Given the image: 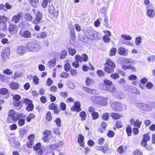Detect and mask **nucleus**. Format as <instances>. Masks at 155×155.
Here are the masks:
<instances>
[{
  "label": "nucleus",
  "mask_w": 155,
  "mask_h": 155,
  "mask_svg": "<svg viewBox=\"0 0 155 155\" xmlns=\"http://www.w3.org/2000/svg\"><path fill=\"white\" fill-rule=\"evenodd\" d=\"M26 51L25 48L24 47L20 46L18 47L16 50L17 54L20 55H22Z\"/></svg>",
  "instance_id": "nucleus-15"
},
{
  "label": "nucleus",
  "mask_w": 155,
  "mask_h": 155,
  "mask_svg": "<svg viewBox=\"0 0 155 155\" xmlns=\"http://www.w3.org/2000/svg\"><path fill=\"white\" fill-rule=\"evenodd\" d=\"M69 76V74L64 72L61 73L60 75V77L62 78H67Z\"/></svg>",
  "instance_id": "nucleus-56"
},
{
  "label": "nucleus",
  "mask_w": 155,
  "mask_h": 155,
  "mask_svg": "<svg viewBox=\"0 0 155 155\" xmlns=\"http://www.w3.org/2000/svg\"><path fill=\"white\" fill-rule=\"evenodd\" d=\"M18 114L15 112L14 110L11 109L9 111L7 117L8 122L9 123L12 122L15 123L18 120Z\"/></svg>",
  "instance_id": "nucleus-1"
},
{
  "label": "nucleus",
  "mask_w": 155,
  "mask_h": 155,
  "mask_svg": "<svg viewBox=\"0 0 155 155\" xmlns=\"http://www.w3.org/2000/svg\"><path fill=\"white\" fill-rule=\"evenodd\" d=\"M104 83L107 86H109L111 85L112 84V82L111 81L107 79L104 80Z\"/></svg>",
  "instance_id": "nucleus-59"
},
{
  "label": "nucleus",
  "mask_w": 155,
  "mask_h": 155,
  "mask_svg": "<svg viewBox=\"0 0 155 155\" xmlns=\"http://www.w3.org/2000/svg\"><path fill=\"white\" fill-rule=\"evenodd\" d=\"M111 106L112 108L115 111H123L127 108L125 105L117 102H113L111 104Z\"/></svg>",
  "instance_id": "nucleus-3"
},
{
  "label": "nucleus",
  "mask_w": 155,
  "mask_h": 155,
  "mask_svg": "<svg viewBox=\"0 0 155 155\" xmlns=\"http://www.w3.org/2000/svg\"><path fill=\"white\" fill-rule=\"evenodd\" d=\"M35 117V115L33 114H29L27 118V121L28 122H30L31 119L34 118Z\"/></svg>",
  "instance_id": "nucleus-57"
},
{
  "label": "nucleus",
  "mask_w": 155,
  "mask_h": 155,
  "mask_svg": "<svg viewBox=\"0 0 155 155\" xmlns=\"http://www.w3.org/2000/svg\"><path fill=\"white\" fill-rule=\"evenodd\" d=\"M22 76V73L20 71H17L15 72L14 75V78H18Z\"/></svg>",
  "instance_id": "nucleus-43"
},
{
  "label": "nucleus",
  "mask_w": 155,
  "mask_h": 155,
  "mask_svg": "<svg viewBox=\"0 0 155 155\" xmlns=\"http://www.w3.org/2000/svg\"><path fill=\"white\" fill-rule=\"evenodd\" d=\"M68 52L69 54L71 56L74 55L76 53V51L74 49L70 48L68 49Z\"/></svg>",
  "instance_id": "nucleus-34"
},
{
  "label": "nucleus",
  "mask_w": 155,
  "mask_h": 155,
  "mask_svg": "<svg viewBox=\"0 0 155 155\" xmlns=\"http://www.w3.org/2000/svg\"><path fill=\"white\" fill-rule=\"evenodd\" d=\"M97 104L99 105H106L107 104V98L102 97H98Z\"/></svg>",
  "instance_id": "nucleus-10"
},
{
  "label": "nucleus",
  "mask_w": 155,
  "mask_h": 155,
  "mask_svg": "<svg viewBox=\"0 0 155 155\" xmlns=\"http://www.w3.org/2000/svg\"><path fill=\"white\" fill-rule=\"evenodd\" d=\"M91 116L92 117V119L94 120L98 118L99 115L97 112H95L93 113L92 114Z\"/></svg>",
  "instance_id": "nucleus-45"
},
{
  "label": "nucleus",
  "mask_w": 155,
  "mask_h": 155,
  "mask_svg": "<svg viewBox=\"0 0 155 155\" xmlns=\"http://www.w3.org/2000/svg\"><path fill=\"white\" fill-rule=\"evenodd\" d=\"M27 48L29 51H37L41 48L38 44L32 42H29L27 44Z\"/></svg>",
  "instance_id": "nucleus-5"
},
{
  "label": "nucleus",
  "mask_w": 155,
  "mask_h": 155,
  "mask_svg": "<svg viewBox=\"0 0 155 155\" xmlns=\"http://www.w3.org/2000/svg\"><path fill=\"white\" fill-rule=\"evenodd\" d=\"M48 4V0H44L41 3V6L43 8H45L47 7Z\"/></svg>",
  "instance_id": "nucleus-52"
},
{
  "label": "nucleus",
  "mask_w": 155,
  "mask_h": 155,
  "mask_svg": "<svg viewBox=\"0 0 155 155\" xmlns=\"http://www.w3.org/2000/svg\"><path fill=\"white\" fill-rule=\"evenodd\" d=\"M43 134L44 135L43 138V141L45 142H48L50 136L51 134V131L48 130H46L44 131Z\"/></svg>",
  "instance_id": "nucleus-11"
},
{
  "label": "nucleus",
  "mask_w": 155,
  "mask_h": 155,
  "mask_svg": "<svg viewBox=\"0 0 155 155\" xmlns=\"http://www.w3.org/2000/svg\"><path fill=\"white\" fill-rule=\"evenodd\" d=\"M30 2L33 7L36 8L37 7L38 3H39V0H30Z\"/></svg>",
  "instance_id": "nucleus-30"
},
{
  "label": "nucleus",
  "mask_w": 155,
  "mask_h": 155,
  "mask_svg": "<svg viewBox=\"0 0 155 155\" xmlns=\"http://www.w3.org/2000/svg\"><path fill=\"white\" fill-rule=\"evenodd\" d=\"M110 76L111 78L114 79H116L120 78L119 74L117 73H114L111 74Z\"/></svg>",
  "instance_id": "nucleus-50"
},
{
  "label": "nucleus",
  "mask_w": 155,
  "mask_h": 155,
  "mask_svg": "<svg viewBox=\"0 0 155 155\" xmlns=\"http://www.w3.org/2000/svg\"><path fill=\"white\" fill-rule=\"evenodd\" d=\"M13 99L15 101H19L21 98L20 95L18 94H15L12 97Z\"/></svg>",
  "instance_id": "nucleus-53"
},
{
  "label": "nucleus",
  "mask_w": 155,
  "mask_h": 155,
  "mask_svg": "<svg viewBox=\"0 0 155 155\" xmlns=\"http://www.w3.org/2000/svg\"><path fill=\"white\" fill-rule=\"evenodd\" d=\"M116 90V88L114 85H112L108 87L107 91L112 92L115 91Z\"/></svg>",
  "instance_id": "nucleus-41"
},
{
  "label": "nucleus",
  "mask_w": 155,
  "mask_h": 155,
  "mask_svg": "<svg viewBox=\"0 0 155 155\" xmlns=\"http://www.w3.org/2000/svg\"><path fill=\"white\" fill-rule=\"evenodd\" d=\"M141 124V121H140L138 119H137L135 121V123L134 124V126L137 127L138 128H140Z\"/></svg>",
  "instance_id": "nucleus-55"
},
{
  "label": "nucleus",
  "mask_w": 155,
  "mask_h": 155,
  "mask_svg": "<svg viewBox=\"0 0 155 155\" xmlns=\"http://www.w3.org/2000/svg\"><path fill=\"white\" fill-rule=\"evenodd\" d=\"M103 39L105 43H108L110 42V38L107 35H104L103 37Z\"/></svg>",
  "instance_id": "nucleus-42"
},
{
  "label": "nucleus",
  "mask_w": 155,
  "mask_h": 155,
  "mask_svg": "<svg viewBox=\"0 0 155 155\" xmlns=\"http://www.w3.org/2000/svg\"><path fill=\"white\" fill-rule=\"evenodd\" d=\"M84 139V137L82 135H79L78 137V141L79 143L80 146L83 147H84V144L83 142Z\"/></svg>",
  "instance_id": "nucleus-18"
},
{
  "label": "nucleus",
  "mask_w": 155,
  "mask_h": 155,
  "mask_svg": "<svg viewBox=\"0 0 155 155\" xmlns=\"http://www.w3.org/2000/svg\"><path fill=\"white\" fill-rule=\"evenodd\" d=\"M9 54H7V53L4 52H2V56L3 58V60L4 61H5L6 59L8 58V57Z\"/></svg>",
  "instance_id": "nucleus-58"
},
{
  "label": "nucleus",
  "mask_w": 155,
  "mask_h": 155,
  "mask_svg": "<svg viewBox=\"0 0 155 155\" xmlns=\"http://www.w3.org/2000/svg\"><path fill=\"white\" fill-rule=\"evenodd\" d=\"M143 140L147 141H148L150 140V136H149V133L144 134L143 137Z\"/></svg>",
  "instance_id": "nucleus-36"
},
{
  "label": "nucleus",
  "mask_w": 155,
  "mask_h": 155,
  "mask_svg": "<svg viewBox=\"0 0 155 155\" xmlns=\"http://www.w3.org/2000/svg\"><path fill=\"white\" fill-rule=\"evenodd\" d=\"M118 53L121 55L127 56L128 54V50L124 47H120L118 49Z\"/></svg>",
  "instance_id": "nucleus-12"
},
{
  "label": "nucleus",
  "mask_w": 155,
  "mask_h": 155,
  "mask_svg": "<svg viewBox=\"0 0 155 155\" xmlns=\"http://www.w3.org/2000/svg\"><path fill=\"white\" fill-rule=\"evenodd\" d=\"M21 18V15L19 14L15 15L13 16L12 18V21L16 23L19 21Z\"/></svg>",
  "instance_id": "nucleus-20"
},
{
  "label": "nucleus",
  "mask_w": 155,
  "mask_h": 155,
  "mask_svg": "<svg viewBox=\"0 0 155 155\" xmlns=\"http://www.w3.org/2000/svg\"><path fill=\"white\" fill-rule=\"evenodd\" d=\"M20 36L25 38H29L31 36V34L30 31H26L24 32L20 33Z\"/></svg>",
  "instance_id": "nucleus-19"
},
{
  "label": "nucleus",
  "mask_w": 155,
  "mask_h": 155,
  "mask_svg": "<svg viewBox=\"0 0 155 155\" xmlns=\"http://www.w3.org/2000/svg\"><path fill=\"white\" fill-rule=\"evenodd\" d=\"M85 82L87 85L89 86L93 83V81L92 79L87 77L86 80Z\"/></svg>",
  "instance_id": "nucleus-37"
},
{
  "label": "nucleus",
  "mask_w": 155,
  "mask_h": 155,
  "mask_svg": "<svg viewBox=\"0 0 155 155\" xmlns=\"http://www.w3.org/2000/svg\"><path fill=\"white\" fill-rule=\"evenodd\" d=\"M9 30L10 32L12 33H16L18 31V28L16 25H9Z\"/></svg>",
  "instance_id": "nucleus-17"
},
{
  "label": "nucleus",
  "mask_w": 155,
  "mask_h": 155,
  "mask_svg": "<svg viewBox=\"0 0 155 155\" xmlns=\"http://www.w3.org/2000/svg\"><path fill=\"white\" fill-rule=\"evenodd\" d=\"M102 118L104 120H108L109 119V114L107 113L104 114L102 117Z\"/></svg>",
  "instance_id": "nucleus-51"
},
{
  "label": "nucleus",
  "mask_w": 155,
  "mask_h": 155,
  "mask_svg": "<svg viewBox=\"0 0 155 155\" xmlns=\"http://www.w3.org/2000/svg\"><path fill=\"white\" fill-rule=\"evenodd\" d=\"M121 61L122 64H136V62L133 59H131L127 58L125 59L124 58H121L119 59Z\"/></svg>",
  "instance_id": "nucleus-8"
},
{
  "label": "nucleus",
  "mask_w": 155,
  "mask_h": 155,
  "mask_svg": "<svg viewBox=\"0 0 155 155\" xmlns=\"http://www.w3.org/2000/svg\"><path fill=\"white\" fill-rule=\"evenodd\" d=\"M86 37L90 39H96L100 37L99 34L95 31L87 30L85 33Z\"/></svg>",
  "instance_id": "nucleus-2"
},
{
  "label": "nucleus",
  "mask_w": 155,
  "mask_h": 155,
  "mask_svg": "<svg viewBox=\"0 0 155 155\" xmlns=\"http://www.w3.org/2000/svg\"><path fill=\"white\" fill-rule=\"evenodd\" d=\"M46 119L49 121H50L51 120L52 116L50 112H48L47 113L46 116Z\"/></svg>",
  "instance_id": "nucleus-44"
},
{
  "label": "nucleus",
  "mask_w": 155,
  "mask_h": 155,
  "mask_svg": "<svg viewBox=\"0 0 155 155\" xmlns=\"http://www.w3.org/2000/svg\"><path fill=\"white\" fill-rule=\"evenodd\" d=\"M64 70L67 71H69L71 68V64L68 63H66L64 65Z\"/></svg>",
  "instance_id": "nucleus-49"
},
{
  "label": "nucleus",
  "mask_w": 155,
  "mask_h": 155,
  "mask_svg": "<svg viewBox=\"0 0 155 155\" xmlns=\"http://www.w3.org/2000/svg\"><path fill=\"white\" fill-rule=\"evenodd\" d=\"M8 90L5 88H0V94L2 95H5L8 92Z\"/></svg>",
  "instance_id": "nucleus-40"
},
{
  "label": "nucleus",
  "mask_w": 155,
  "mask_h": 155,
  "mask_svg": "<svg viewBox=\"0 0 155 155\" xmlns=\"http://www.w3.org/2000/svg\"><path fill=\"white\" fill-rule=\"evenodd\" d=\"M67 54V51L65 50H64L61 52L60 58L63 59L65 58Z\"/></svg>",
  "instance_id": "nucleus-31"
},
{
  "label": "nucleus",
  "mask_w": 155,
  "mask_h": 155,
  "mask_svg": "<svg viewBox=\"0 0 155 155\" xmlns=\"http://www.w3.org/2000/svg\"><path fill=\"white\" fill-rule=\"evenodd\" d=\"M117 49L115 48H112L110 52V55L111 56H114L116 54Z\"/></svg>",
  "instance_id": "nucleus-33"
},
{
  "label": "nucleus",
  "mask_w": 155,
  "mask_h": 155,
  "mask_svg": "<svg viewBox=\"0 0 155 155\" xmlns=\"http://www.w3.org/2000/svg\"><path fill=\"white\" fill-rule=\"evenodd\" d=\"M107 65L111 67L115 68V65L114 62L110 59H107L106 62Z\"/></svg>",
  "instance_id": "nucleus-23"
},
{
  "label": "nucleus",
  "mask_w": 155,
  "mask_h": 155,
  "mask_svg": "<svg viewBox=\"0 0 155 155\" xmlns=\"http://www.w3.org/2000/svg\"><path fill=\"white\" fill-rule=\"evenodd\" d=\"M19 84L17 83L13 82L10 85V87L13 90H16L19 87Z\"/></svg>",
  "instance_id": "nucleus-27"
},
{
  "label": "nucleus",
  "mask_w": 155,
  "mask_h": 155,
  "mask_svg": "<svg viewBox=\"0 0 155 155\" xmlns=\"http://www.w3.org/2000/svg\"><path fill=\"white\" fill-rule=\"evenodd\" d=\"M80 116L82 120H84L86 117V114L84 111L81 112L80 114Z\"/></svg>",
  "instance_id": "nucleus-39"
},
{
  "label": "nucleus",
  "mask_w": 155,
  "mask_h": 155,
  "mask_svg": "<svg viewBox=\"0 0 155 155\" xmlns=\"http://www.w3.org/2000/svg\"><path fill=\"white\" fill-rule=\"evenodd\" d=\"M56 61L55 60H52L49 61L47 64V66L50 68H52L55 65Z\"/></svg>",
  "instance_id": "nucleus-24"
},
{
  "label": "nucleus",
  "mask_w": 155,
  "mask_h": 155,
  "mask_svg": "<svg viewBox=\"0 0 155 155\" xmlns=\"http://www.w3.org/2000/svg\"><path fill=\"white\" fill-rule=\"evenodd\" d=\"M136 107L140 108L142 110L146 111H150L152 110L150 106L147 104L141 103H136L135 104Z\"/></svg>",
  "instance_id": "nucleus-7"
},
{
  "label": "nucleus",
  "mask_w": 155,
  "mask_h": 155,
  "mask_svg": "<svg viewBox=\"0 0 155 155\" xmlns=\"http://www.w3.org/2000/svg\"><path fill=\"white\" fill-rule=\"evenodd\" d=\"M110 117L116 120L120 119L121 115L117 113H111L110 114Z\"/></svg>",
  "instance_id": "nucleus-22"
},
{
  "label": "nucleus",
  "mask_w": 155,
  "mask_h": 155,
  "mask_svg": "<svg viewBox=\"0 0 155 155\" xmlns=\"http://www.w3.org/2000/svg\"><path fill=\"white\" fill-rule=\"evenodd\" d=\"M109 150V148L107 145H105L104 147H103V152L104 153H106Z\"/></svg>",
  "instance_id": "nucleus-54"
},
{
  "label": "nucleus",
  "mask_w": 155,
  "mask_h": 155,
  "mask_svg": "<svg viewBox=\"0 0 155 155\" xmlns=\"http://www.w3.org/2000/svg\"><path fill=\"white\" fill-rule=\"evenodd\" d=\"M33 83L35 85H37L39 84V79L35 75L33 77Z\"/></svg>",
  "instance_id": "nucleus-38"
},
{
  "label": "nucleus",
  "mask_w": 155,
  "mask_h": 155,
  "mask_svg": "<svg viewBox=\"0 0 155 155\" xmlns=\"http://www.w3.org/2000/svg\"><path fill=\"white\" fill-rule=\"evenodd\" d=\"M35 136L33 134H30L28 137V139L29 141L27 143V145L28 147L31 148L34 143V140Z\"/></svg>",
  "instance_id": "nucleus-14"
},
{
  "label": "nucleus",
  "mask_w": 155,
  "mask_h": 155,
  "mask_svg": "<svg viewBox=\"0 0 155 155\" xmlns=\"http://www.w3.org/2000/svg\"><path fill=\"white\" fill-rule=\"evenodd\" d=\"M131 92L137 94H140V91L135 87L132 89Z\"/></svg>",
  "instance_id": "nucleus-64"
},
{
  "label": "nucleus",
  "mask_w": 155,
  "mask_h": 155,
  "mask_svg": "<svg viewBox=\"0 0 155 155\" xmlns=\"http://www.w3.org/2000/svg\"><path fill=\"white\" fill-rule=\"evenodd\" d=\"M41 144L38 143L35 146L33 147L34 150L36 151L38 154H41L42 153V150L41 148Z\"/></svg>",
  "instance_id": "nucleus-16"
},
{
  "label": "nucleus",
  "mask_w": 155,
  "mask_h": 155,
  "mask_svg": "<svg viewBox=\"0 0 155 155\" xmlns=\"http://www.w3.org/2000/svg\"><path fill=\"white\" fill-rule=\"evenodd\" d=\"M147 10L146 15L148 17L150 18H153L155 16V9L153 7V4L151 3L150 5L146 7Z\"/></svg>",
  "instance_id": "nucleus-6"
},
{
  "label": "nucleus",
  "mask_w": 155,
  "mask_h": 155,
  "mask_svg": "<svg viewBox=\"0 0 155 155\" xmlns=\"http://www.w3.org/2000/svg\"><path fill=\"white\" fill-rule=\"evenodd\" d=\"M34 108V105L32 103L28 105L26 108V109L28 111H31L33 110Z\"/></svg>",
  "instance_id": "nucleus-47"
},
{
  "label": "nucleus",
  "mask_w": 155,
  "mask_h": 155,
  "mask_svg": "<svg viewBox=\"0 0 155 155\" xmlns=\"http://www.w3.org/2000/svg\"><path fill=\"white\" fill-rule=\"evenodd\" d=\"M121 37L123 38L124 39L126 40H130L132 39V38L131 36L126 35H122L121 36Z\"/></svg>",
  "instance_id": "nucleus-48"
},
{
  "label": "nucleus",
  "mask_w": 155,
  "mask_h": 155,
  "mask_svg": "<svg viewBox=\"0 0 155 155\" xmlns=\"http://www.w3.org/2000/svg\"><path fill=\"white\" fill-rule=\"evenodd\" d=\"M47 34L45 32H41L38 33L36 37L37 38H43L47 36Z\"/></svg>",
  "instance_id": "nucleus-25"
},
{
  "label": "nucleus",
  "mask_w": 155,
  "mask_h": 155,
  "mask_svg": "<svg viewBox=\"0 0 155 155\" xmlns=\"http://www.w3.org/2000/svg\"><path fill=\"white\" fill-rule=\"evenodd\" d=\"M83 89L85 91L91 94H97V92L96 90L95 89H90L88 88L84 87H83Z\"/></svg>",
  "instance_id": "nucleus-21"
},
{
  "label": "nucleus",
  "mask_w": 155,
  "mask_h": 155,
  "mask_svg": "<svg viewBox=\"0 0 155 155\" xmlns=\"http://www.w3.org/2000/svg\"><path fill=\"white\" fill-rule=\"evenodd\" d=\"M100 88L103 90L107 91L108 87H107L105 85L101 84L100 85Z\"/></svg>",
  "instance_id": "nucleus-63"
},
{
  "label": "nucleus",
  "mask_w": 155,
  "mask_h": 155,
  "mask_svg": "<svg viewBox=\"0 0 155 155\" xmlns=\"http://www.w3.org/2000/svg\"><path fill=\"white\" fill-rule=\"evenodd\" d=\"M25 120L24 119H19L18 121V124L20 126H23L25 124Z\"/></svg>",
  "instance_id": "nucleus-60"
},
{
  "label": "nucleus",
  "mask_w": 155,
  "mask_h": 155,
  "mask_svg": "<svg viewBox=\"0 0 155 155\" xmlns=\"http://www.w3.org/2000/svg\"><path fill=\"white\" fill-rule=\"evenodd\" d=\"M3 72L4 73L8 75H10L12 73V72L9 69L4 70Z\"/></svg>",
  "instance_id": "nucleus-62"
},
{
  "label": "nucleus",
  "mask_w": 155,
  "mask_h": 155,
  "mask_svg": "<svg viewBox=\"0 0 155 155\" xmlns=\"http://www.w3.org/2000/svg\"><path fill=\"white\" fill-rule=\"evenodd\" d=\"M7 20V18L4 16H0V21L2 23H4V25H5V23L6 22Z\"/></svg>",
  "instance_id": "nucleus-46"
},
{
  "label": "nucleus",
  "mask_w": 155,
  "mask_h": 155,
  "mask_svg": "<svg viewBox=\"0 0 155 155\" xmlns=\"http://www.w3.org/2000/svg\"><path fill=\"white\" fill-rule=\"evenodd\" d=\"M75 59L78 62H82L83 61H87L88 57L85 54H83L82 56H80L79 55L77 54L75 56Z\"/></svg>",
  "instance_id": "nucleus-9"
},
{
  "label": "nucleus",
  "mask_w": 155,
  "mask_h": 155,
  "mask_svg": "<svg viewBox=\"0 0 155 155\" xmlns=\"http://www.w3.org/2000/svg\"><path fill=\"white\" fill-rule=\"evenodd\" d=\"M126 132L128 136H130L132 133V129L130 126L128 125L126 128Z\"/></svg>",
  "instance_id": "nucleus-32"
},
{
  "label": "nucleus",
  "mask_w": 155,
  "mask_h": 155,
  "mask_svg": "<svg viewBox=\"0 0 155 155\" xmlns=\"http://www.w3.org/2000/svg\"><path fill=\"white\" fill-rule=\"evenodd\" d=\"M142 40V38L140 36H139L136 38L135 41V43L136 45H139L141 42Z\"/></svg>",
  "instance_id": "nucleus-29"
},
{
  "label": "nucleus",
  "mask_w": 155,
  "mask_h": 155,
  "mask_svg": "<svg viewBox=\"0 0 155 155\" xmlns=\"http://www.w3.org/2000/svg\"><path fill=\"white\" fill-rule=\"evenodd\" d=\"M74 28H71L70 34L72 39L74 40L75 39V35L74 33Z\"/></svg>",
  "instance_id": "nucleus-35"
},
{
  "label": "nucleus",
  "mask_w": 155,
  "mask_h": 155,
  "mask_svg": "<svg viewBox=\"0 0 155 155\" xmlns=\"http://www.w3.org/2000/svg\"><path fill=\"white\" fill-rule=\"evenodd\" d=\"M114 68L111 67H106L104 68V71L108 73H111L114 71Z\"/></svg>",
  "instance_id": "nucleus-26"
},
{
  "label": "nucleus",
  "mask_w": 155,
  "mask_h": 155,
  "mask_svg": "<svg viewBox=\"0 0 155 155\" xmlns=\"http://www.w3.org/2000/svg\"><path fill=\"white\" fill-rule=\"evenodd\" d=\"M21 101L27 105L32 103V101L28 98H22Z\"/></svg>",
  "instance_id": "nucleus-28"
},
{
  "label": "nucleus",
  "mask_w": 155,
  "mask_h": 155,
  "mask_svg": "<svg viewBox=\"0 0 155 155\" xmlns=\"http://www.w3.org/2000/svg\"><path fill=\"white\" fill-rule=\"evenodd\" d=\"M33 12L34 14L35 18L32 21V23L36 24L41 22L42 17V12H40L39 11L37 12L36 10L35 9H33Z\"/></svg>",
  "instance_id": "nucleus-4"
},
{
  "label": "nucleus",
  "mask_w": 155,
  "mask_h": 155,
  "mask_svg": "<svg viewBox=\"0 0 155 155\" xmlns=\"http://www.w3.org/2000/svg\"><path fill=\"white\" fill-rule=\"evenodd\" d=\"M61 119L59 118H57L55 120V122L58 127H60L61 126Z\"/></svg>",
  "instance_id": "nucleus-61"
},
{
  "label": "nucleus",
  "mask_w": 155,
  "mask_h": 155,
  "mask_svg": "<svg viewBox=\"0 0 155 155\" xmlns=\"http://www.w3.org/2000/svg\"><path fill=\"white\" fill-rule=\"evenodd\" d=\"M80 103L78 101L75 102L74 103V106H72L71 110L72 111H75L78 112L81 111V109L80 108Z\"/></svg>",
  "instance_id": "nucleus-13"
}]
</instances>
